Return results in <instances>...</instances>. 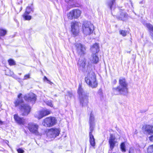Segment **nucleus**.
Wrapping results in <instances>:
<instances>
[{"label": "nucleus", "instance_id": "f257e3e1", "mask_svg": "<svg viewBox=\"0 0 153 153\" xmlns=\"http://www.w3.org/2000/svg\"><path fill=\"white\" fill-rule=\"evenodd\" d=\"M120 85L113 88V91L115 95L125 94L128 92V84L124 77H121L119 80Z\"/></svg>", "mask_w": 153, "mask_h": 153}, {"label": "nucleus", "instance_id": "f03ea898", "mask_svg": "<svg viewBox=\"0 0 153 153\" xmlns=\"http://www.w3.org/2000/svg\"><path fill=\"white\" fill-rule=\"evenodd\" d=\"M24 103L22 99H17L15 101L14 103L15 107L19 106V109L22 111L21 115L22 116H26L30 113L31 108L29 104Z\"/></svg>", "mask_w": 153, "mask_h": 153}, {"label": "nucleus", "instance_id": "7ed1b4c3", "mask_svg": "<svg viewBox=\"0 0 153 153\" xmlns=\"http://www.w3.org/2000/svg\"><path fill=\"white\" fill-rule=\"evenodd\" d=\"M89 141L90 145L94 148H95V142L94 137L92 133L94 130L95 126L94 122V115L91 113L90 114L89 118Z\"/></svg>", "mask_w": 153, "mask_h": 153}, {"label": "nucleus", "instance_id": "20e7f679", "mask_svg": "<svg viewBox=\"0 0 153 153\" xmlns=\"http://www.w3.org/2000/svg\"><path fill=\"white\" fill-rule=\"evenodd\" d=\"M85 81L92 88L97 87L98 84L97 81L96 75L93 71H90L85 78Z\"/></svg>", "mask_w": 153, "mask_h": 153}, {"label": "nucleus", "instance_id": "39448f33", "mask_svg": "<svg viewBox=\"0 0 153 153\" xmlns=\"http://www.w3.org/2000/svg\"><path fill=\"white\" fill-rule=\"evenodd\" d=\"M94 30L93 24L88 21H85L82 25V31L86 36L92 34Z\"/></svg>", "mask_w": 153, "mask_h": 153}, {"label": "nucleus", "instance_id": "423d86ee", "mask_svg": "<svg viewBox=\"0 0 153 153\" xmlns=\"http://www.w3.org/2000/svg\"><path fill=\"white\" fill-rule=\"evenodd\" d=\"M57 123V120L55 117L49 116L45 118L43 120L42 124L46 128H49L54 126Z\"/></svg>", "mask_w": 153, "mask_h": 153}, {"label": "nucleus", "instance_id": "0eeeda50", "mask_svg": "<svg viewBox=\"0 0 153 153\" xmlns=\"http://www.w3.org/2000/svg\"><path fill=\"white\" fill-rule=\"evenodd\" d=\"M79 22L76 21L71 22V32L74 36L79 35Z\"/></svg>", "mask_w": 153, "mask_h": 153}, {"label": "nucleus", "instance_id": "6e6552de", "mask_svg": "<svg viewBox=\"0 0 153 153\" xmlns=\"http://www.w3.org/2000/svg\"><path fill=\"white\" fill-rule=\"evenodd\" d=\"M81 13V10L78 9H74L70 11L67 14V16L68 19H77L80 16Z\"/></svg>", "mask_w": 153, "mask_h": 153}, {"label": "nucleus", "instance_id": "1a4fd4ad", "mask_svg": "<svg viewBox=\"0 0 153 153\" xmlns=\"http://www.w3.org/2000/svg\"><path fill=\"white\" fill-rule=\"evenodd\" d=\"M60 132V129L59 128H52L48 130V135L50 138L54 139L59 135Z\"/></svg>", "mask_w": 153, "mask_h": 153}, {"label": "nucleus", "instance_id": "9d476101", "mask_svg": "<svg viewBox=\"0 0 153 153\" xmlns=\"http://www.w3.org/2000/svg\"><path fill=\"white\" fill-rule=\"evenodd\" d=\"M27 128L31 133L36 135H39L38 131L39 126L37 124L33 123H29L27 124Z\"/></svg>", "mask_w": 153, "mask_h": 153}, {"label": "nucleus", "instance_id": "9b49d317", "mask_svg": "<svg viewBox=\"0 0 153 153\" xmlns=\"http://www.w3.org/2000/svg\"><path fill=\"white\" fill-rule=\"evenodd\" d=\"M51 112V110L47 109H42L38 111V114L36 115L35 117L39 120L49 115Z\"/></svg>", "mask_w": 153, "mask_h": 153}, {"label": "nucleus", "instance_id": "f8f14e48", "mask_svg": "<svg viewBox=\"0 0 153 153\" xmlns=\"http://www.w3.org/2000/svg\"><path fill=\"white\" fill-rule=\"evenodd\" d=\"M75 46L77 52L80 55H83L86 53V48L85 47L80 43H75Z\"/></svg>", "mask_w": 153, "mask_h": 153}, {"label": "nucleus", "instance_id": "ddd939ff", "mask_svg": "<svg viewBox=\"0 0 153 153\" xmlns=\"http://www.w3.org/2000/svg\"><path fill=\"white\" fill-rule=\"evenodd\" d=\"M116 139V138L114 134H110L108 142L110 149L111 150H113L116 146V144L117 143V142L115 140Z\"/></svg>", "mask_w": 153, "mask_h": 153}, {"label": "nucleus", "instance_id": "4468645a", "mask_svg": "<svg viewBox=\"0 0 153 153\" xmlns=\"http://www.w3.org/2000/svg\"><path fill=\"white\" fill-rule=\"evenodd\" d=\"M24 98L25 100L27 102H34L36 99V96L34 94L31 93L27 95H25L24 97Z\"/></svg>", "mask_w": 153, "mask_h": 153}, {"label": "nucleus", "instance_id": "2eb2a0df", "mask_svg": "<svg viewBox=\"0 0 153 153\" xmlns=\"http://www.w3.org/2000/svg\"><path fill=\"white\" fill-rule=\"evenodd\" d=\"M13 118L15 122L18 125H24L26 123L25 119L23 117H20L18 114L13 115Z\"/></svg>", "mask_w": 153, "mask_h": 153}, {"label": "nucleus", "instance_id": "dca6fc26", "mask_svg": "<svg viewBox=\"0 0 153 153\" xmlns=\"http://www.w3.org/2000/svg\"><path fill=\"white\" fill-rule=\"evenodd\" d=\"M82 87V84H79V85L77 93L79 97H80L79 98L80 102L82 103L84 101V97H88V96L86 95H85L83 97H82V96L84 95V91Z\"/></svg>", "mask_w": 153, "mask_h": 153}, {"label": "nucleus", "instance_id": "f3484780", "mask_svg": "<svg viewBox=\"0 0 153 153\" xmlns=\"http://www.w3.org/2000/svg\"><path fill=\"white\" fill-rule=\"evenodd\" d=\"M142 128L145 132L148 134H153V126L145 125L143 126Z\"/></svg>", "mask_w": 153, "mask_h": 153}, {"label": "nucleus", "instance_id": "a211bd4d", "mask_svg": "<svg viewBox=\"0 0 153 153\" xmlns=\"http://www.w3.org/2000/svg\"><path fill=\"white\" fill-rule=\"evenodd\" d=\"M90 50L92 53H98L99 51V44L97 43L94 44L91 47Z\"/></svg>", "mask_w": 153, "mask_h": 153}, {"label": "nucleus", "instance_id": "6ab92c4d", "mask_svg": "<svg viewBox=\"0 0 153 153\" xmlns=\"http://www.w3.org/2000/svg\"><path fill=\"white\" fill-rule=\"evenodd\" d=\"M97 53H92L91 55L92 57L91 62L93 64H97L99 62V58Z\"/></svg>", "mask_w": 153, "mask_h": 153}, {"label": "nucleus", "instance_id": "aec40b11", "mask_svg": "<svg viewBox=\"0 0 153 153\" xmlns=\"http://www.w3.org/2000/svg\"><path fill=\"white\" fill-rule=\"evenodd\" d=\"M116 18L118 20H122L123 19L126 17L125 14L123 12L122 10H121L119 13L116 16Z\"/></svg>", "mask_w": 153, "mask_h": 153}, {"label": "nucleus", "instance_id": "412c9836", "mask_svg": "<svg viewBox=\"0 0 153 153\" xmlns=\"http://www.w3.org/2000/svg\"><path fill=\"white\" fill-rule=\"evenodd\" d=\"M30 14L29 12L25 11L24 14L22 15V16L25 20L29 21L31 19V16L28 15Z\"/></svg>", "mask_w": 153, "mask_h": 153}, {"label": "nucleus", "instance_id": "4be33fe9", "mask_svg": "<svg viewBox=\"0 0 153 153\" xmlns=\"http://www.w3.org/2000/svg\"><path fill=\"white\" fill-rule=\"evenodd\" d=\"M77 64L79 66V67L85 68L86 64V59L84 58L83 60H82V62L81 63H77Z\"/></svg>", "mask_w": 153, "mask_h": 153}, {"label": "nucleus", "instance_id": "5701e85b", "mask_svg": "<svg viewBox=\"0 0 153 153\" xmlns=\"http://www.w3.org/2000/svg\"><path fill=\"white\" fill-rule=\"evenodd\" d=\"M25 11H28V12H29L30 13L31 12L33 11V3H32L31 4V5L29 6H27L26 8V10Z\"/></svg>", "mask_w": 153, "mask_h": 153}, {"label": "nucleus", "instance_id": "b1692460", "mask_svg": "<svg viewBox=\"0 0 153 153\" xmlns=\"http://www.w3.org/2000/svg\"><path fill=\"white\" fill-rule=\"evenodd\" d=\"M8 64L10 66L14 65H16V62L13 59L10 58L7 60Z\"/></svg>", "mask_w": 153, "mask_h": 153}, {"label": "nucleus", "instance_id": "393cba45", "mask_svg": "<svg viewBox=\"0 0 153 153\" xmlns=\"http://www.w3.org/2000/svg\"><path fill=\"white\" fill-rule=\"evenodd\" d=\"M120 148L121 151L123 152H125L126 151L125 142L121 143L120 144Z\"/></svg>", "mask_w": 153, "mask_h": 153}, {"label": "nucleus", "instance_id": "a878e982", "mask_svg": "<svg viewBox=\"0 0 153 153\" xmlns=\"http://www.w3.org/2000/svg\"><path fill=\"white\" fill-rule=\"evenodd\" d=\"M119 33L123 36L125 37L127 35V31L123 30H120L119 31Z\"/></svg>", "mask_w": 153, "mask_h": 153}, {"label": "nucleus", "instance_id": "bb28decb", "mask_svg": "<svg viewBox=\"0 0 153 153\" xmlns=\"http://www.w3.org/2000/svg\"><path fill=\"white\" fill-rule=\"evenodd\" d=\"M146 26L149 31L153 32V26L150 23H146Z\"/></svg>", "mask_w": 153, "mask_h": 153}, {"label": "nucleus", "instance_id": "cd10ccee", "mask_svg": "<svg viewBox=\"0 0 153 153\" xmlns=\"http://www.w3.org/2000/svg\"><path fill=\"white\" fill-rule=\"evenodd\" d=\"M7 33V31L3 29H0V36H4Z\"/></svg>", "mask_w": 153, "mask_h": 153}, {"label": "nucleus", "instance_id": "c85d7f7f", "mask_svg": "<svg viewBox=\"0 0 153 153\" xmlns=\"http://www.w3.org/2000/svg\"><path fill=\"white\" fill-rule=\"evenodd\" d=\"M147 152L149 153H153V144L150 145L147 149Z\"/></svg>", "mask_w": 153, "mask_h": 153}, {"label": "nucleus", "instance_id": "c756f323", "mask_svg": "<svg viewBox=\"0 0 153 153\" xmlns=\"http://www.w3.org/2000/svg\"><path fill=\"white\" fill-rule=\"evenodd\" d=\"M115 2V0H111L108 3V5L110 7V9H112V7L114 4Z\"/></svg>", "mask_w": 153, "mask_h": 153}, {"label": "nucleus", "instance_id": "7c9ffc66", "mask_svg": "<svg viewBox=\"0 0 153 153\" xmlns=\"http://www.w3.org/2000/svg\"><path fill=\"white\" fill-rule=\"evenodd\" d=\"M30 74L28 73L25 75L24 76V79H27L30 78Z\"/></svg>", "mask_w": 153, "mask_h": 153}, {"label": "nucleus", "instance_id": "2f4dec72", "mask_svg": "<svg viewBox=\"0 0 153 153\" xmlns=\"http://www.w3.org/2000/svg\"><path fill=\"white\" fill-rule=\"evenodd\" d=\"M97 94L98 95L101 96H102V90L101 89H100L97 92Z\"/></svg>", "mask_w": 153, "mask_h": 153}, {"label": "nucleus", "instance_id": "473e14b6", "mask_svg": "<svg viewBox=\"0 0 153 153\" xmlns=\"http://www.w3.org/2000/svg\"><path fill=\"white\" fill-rule=\"evenodd\" d=\"M18 153H23L24 151L21 148H19L17 150Z\"/></svg>", "mask_w": 153, "mask_h": 153}, {"label": "nucleus", "instance_id": "72a5a7b5", "mask_svg": "<svg viewBox=\"0 0 153 153\" xmlns=\"http://www.w3.org/2000/svg\"><path fill=\"white\" fill-rule=\"evenodd\" d=\"M68 95L70 97H71L73 96L72 93L70 91H68L67 92Z\"/></svg>", "mask_w": 153, "mask_h": 153}, {"label": "nucleus", "instance_id": "f704fd0d", "mask_svg": "<svg viewBox=\"0 0 153 153\" xmlns=\"http://www.w3.org/2000/svg\"><path fill=\"white\" fill-rule=\"evenodd\" d=\"M43 80L44 81H45L46 80L48 81V82H50V80H48V79L47 78V77L46 76H44V77L43 78Z\"/></svg>", "mask_w": 153, "mask_h": 153}, {"label": "nucleus", "instance_id": "c9c22d12", "mask_svg": "<svg viewBox=\"0 0 153 153\" xmlns=\"http://www.w3.org/2000/svg\"><path fill=\"white\" fill-rule=\"evenodd\" d=\"M149 140L152 142H153V135H151L149 137Z\"/></svg>", "mask_w": 153, "mask_h": 153}, {"label": "nucleus", "instance_id": "e433bc0d", "mask_svg": "<svg viewBox=\"0 0 153 153\" xmlns=\"http://www.w3.org/2000/svg\"><path fill=\"white\" fill-rule=\"evenodd\" d=\"M65 1L68 3L73 2L74 0H65Z\"/></svg>", "mask_w": 153, "mask_h": 153}, {"label": "nucleus", "instance_id": "4c0bfd02", "mask_svg": "<svg viewBox=\"0 0 153 153\" xmlns=\"http://www.w3.org/2000/svg\"><path fill=\"white\" fill-rule=\"evenodd\" d=\"M117 82V80L116 79H114L112 82V83L114 85Z\"/></svg>", "mask_w": 153, "mask_h": 153}, {"label": "nucleus", "instance_id": "58836bf2", "mask_svg": "<svg viewBox=\"0 0 153 153\" xmlns=\"http://www.w3.org/2000/svg\"><path fill=\"white\" fill-rule=\"evenodd\" d=\"M22 95V94L21 93H19L17 97L19 98H20L21 96Z\"/></svg>", "mask_w": 153, "mask_h": 153}, {"label": "nucleus", "instance_id": "ea45409f", "mask_svg": "<svg viewBox=\"0 0 153 153\" xmlns=\"http://www.w3.org/2000/svg\"><path fill=\"white\" fill-rule=\"evenodd\" d=\"M4 122L0 120V125H2L3 124Z\"/></svg>", "mask_w": 153, "mask_h": 153}, {"label": "nucleus", "instance_id": "a19ab883", "mask_svg": "<svg viewBox=\"0 0 153 153\" xmlns=\"http://www.w3.org/2000/svg\"><path fill=\"white\" fill-rule=\"evenodd\" d=\"M48 105L49 106H50V107H53V105L51 103L50 104H48Z\"/></svg>", "mask_w": 153, "mask_h": 153}, {"label": "nucleus", "instance_id": "79ce46f5", "mask_svg": "<svg viewBox=\"0 0 153 153\" xmlns=\"http://www.w3.org/2000/svg\"><path fill=\"white\" fill-rule=\"evenodd\" d=\"M22 9V7H21L20 8V11H21Z\"/></svg>", "mask_w": 153, "mask_h": 153}, {"label": "nucleus", "instance_id": "37998d69", "mask_svg": "<svg viewBox=\"0 0 153 153\" xmlns=\"http://www.w3.org/2000/svg\"><path fill=\"white\" fill-rule=\"evenodd\" d=\"M6 142H6V143L8 144V143H9L8 141L7 140H6Z\"/></svg>", "mask_w": 153, "mask_h": 153}, {"label": "nucleus", "instance_id": "c03bdc74", "mask_svg": "<svg viewBox=\"0 0 153 153\" xmlns=\"http://www.w3.org/2000/svg\"><path fill=\"white\" fill-rule=\"evenodd\" d=\"M152 39L153 40V35L152 36Z\"/></svg>", "mask_w": 153, "mask_h": 153}, {"label": "nucleus", "instance_id": "a18cd8bd", "mask_svg": "<svg viewBox=\"0 0 153 153\" xmlns=\"http://www.w3.org/2000/svg\"><path fill=\"white\" fill-rule=\"evenodd\" d=\"M129 153H130V151L129 152Z\"/></svg>", "mask_w": 153, "mask_h": 153}]
</instances>
